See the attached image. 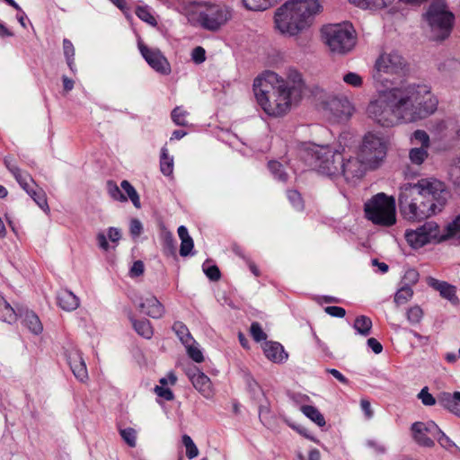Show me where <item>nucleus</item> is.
Here are the masks:
<instances>
[{
	"mask_svg": "<svg viewBox=\"0 0 460 460\" xmlns=\"http://www.w3.org/2000/svg\"><path fill=\"white\" fill-rule=\"evenodd\" d=\"M305 83L296 70L289 69L286 77L272 71L258 75L253 92L258 104L269 116L280 117L302 98Z\"/></svg>",
	"mask_w": 460,
	"mask_h": 460,
	"instance_id": "1",
	"label": "nucleus"
},
{
	"mask_svg": "<svg viewBox=\"0 0 460 460\" xmlns=\"http://www.w3.org/2000/svg\"><path fill=\"white\" fill-rule=\"evenodd\" d=\"M449 197L445 184L436 179H421L401 187L399 208L403 218L420 221L441 211Z\"/></svg>",
	"mask_w": 460,
	"mask_h": 460,
	"instance_id": "2",
	"label": "nucleus"
},
{
	"mask_svg": "<svg viewBox=\"0 0 460 460\" xmlns=\"http://www.w3.org/2000/svg\"><path fill=\"white\" fill-rule=\"evenodd\" d=\"M389 91L391 102L401 123L425 119L437 110L438 99L426 84H409Z\"/></svg>",
	"mask_w": 460,
	"mask_h": 460,
	"instance_id": "3",
	"label": "nucleus"
},
{
	"mask_svg": "<svg viewBox=\"0 0 460 460\" xmlns=\"http://www.w3.org/2000/svg\"><path fill=\"white\" fill-rule=\"evenodd\" d=\"M319 9L317 0H288L275 12L276 29L284 36H296L311 25Z\"/></svg>",
	"mask_w": 460,
	"mask_h": 460,
	"instance_id": "4",
	"label": "nucleus"
},
{
	"mask_svg": "<svg viewBox=\"0 0 460 460\" xmlns=\"http://www.w3.org/2000/svg\"><path fill=\"white\" fill-rule=\"evenodd\" d=\"M306 161L318 173L337 178L341 176L342 155L329 145L314 146L306 151Z\"/></svg>",
	"mask_w": 460,
	"mask_h": 460,
	"instance_id": "5",
	"label": "nucleus"
},
{
	"mask_svg": "<svg viewBox=\"0 0 460 460\" xmlns=\"http://www.w3.org/2000/svg\"><path fill=\"white\" fill-rule=\"evenodd\" d=\"M424 16L430 28L432 40H444L450 35L455 15L448 10L445 2L441 0L432 2Z\"/></svg>",
	"mask_w": 460,
	"mask_h": 460,
	"instance_id": "6",
	"label": "nucleus"
},
{
	"mask_svg": "<svg viewBox=\"0 0 460 460\" xmlns=\"http://www.w3.org/2000/svg\"><path fill=\"white\" fill-rule=\"evenodd\" d=\"M325 44L332 53L344 55L356 45V32L349 22L329 24L323 28Z\"/></svg>",
	"mask_w": 460,
	"mask_h": 460,
	"instance_id": "7",
	"label": "nucleus"
},
{
	"mask_svg": "<svg viewBox=\"0 0 460 460\" xmlns=\"http://www.w3.org/2000/svg\"><path fill=\"white\" fill-rule=\"evenodd\" d=\"M364 211L366 217L375 225L391 226L396 222L395 200L383 192L367 201Z\"/></svg>",
	"mask_w": 460,
	"mask_h": 460,
	"instance_id": "8",
	"label": "nucleus"
},
{
	"mask_svg": "<svg viewBox=\"0 0 460 460\" xmlns=\"http://www.w3.org/2000/svg\"><path fill=\"white\" fill-rule=\"evenodd\" d=\"M191 4L195 6L196 24L206 31H217L230 17L227 9L219 4L197 1Z\"/></svg>",
	"mask_w": 460,
	"mask_h": 460,
	"instance_id": "9",
	"label": "nucleus"
},
{
	"mask_svg": "<svg viewBox=\"0 0 460 460\" xmlns=\"http://www.w3.org/2000/svg\"><path fill=\"white\" fill-rule=\"evenodd\" d=\"M387 149L386 139L378 134L369 132L364 136L358 154L370 169L376 170L384 163Z\"/></svg>",
	"mask_w": 460,
	"mask_h": 460,
	"instance_id": "10",
	"label": "nucleus"
},
{
	"mask_svg": "<svg viewBox=\"0 0 460 460\" xmlns=\"http://www.w3.org/2000/svg\"><path fill=\"white\" fill-rule=\"evenodd\" d=\"M405 239L413 249H419L431 243H441L446 241V234L438 223L427 221L415 230H407Z\"/></svg>",
	"mask_w": 460,
	"mask_h": 460,
	"instance_id": "11",
	"label": "nucleus"
},
{
	"mask_svg": "<svg viewBox=\"0 0 460 460\" xmlns=\"http://www.w3.org/2000/svg\"><path fill=\"white\" fill-rule=\"evenodd\" d=\"M391 99L390 91H387L371 102L367 109L368 116L383 127H393L400 122Z\"/></svg>",
	"mask_w": 460,
	"mask_h": 460,
	"instance_id": "12",
	"label": "nucleus"
},
{
	"mask_svg": "<svg viewBox=\"0 0 460 460\" xmlns=\"http://www.w3.org/2000/svg\"><path fill=\"white\" fill-rule=\"evenodd\" d=\"M406 66L404 58L395 51L383 53L376 59L375 64V73L373 78L376 83L384 84L389 82L388 78L384 77L385 75H401Z\"/></svg>",
	"mask_w": 460,
	"mask_h": 460,
	"instance_id": "13",
	"label": "nucleus"
},
{
	"mask_svg": "<svg viewBox=\"0 0 460 460\" xmlns=\"http://www.w3.org/2000/svg\"><path fill=\"white\" fill-rule=\"evenodd\" d=\"M413 441L421 447L432 448L435 446V436L438 433V426L432 420L416 421L411 426Z\"/></svg>",
	"mask_w": 460,
	"mask_h": 460,
	"instance_id": "14",
	"label": "nucleus"
},
{
	"mask_svg": "<svg viewBox=\"0 0 460 460\" xmlns=\"http://www.w3.org/2000/svg\"><path fill=\"white\" fill-rule=\"evenodd\" d=\"M341 168V176H342L347 182H356L362 179L368 170H371L363 159L357 156H349L344 158L342 156V163Z\"/></svg>",
	"mask_w": 460,
	"mask_h": 460,
	"instance_id": "15",
	"label": "nucleus"
},
{
	"mask_svg": "<svg viewBox=\"0 0 460 460\" xmlns=\"http://www.w3.org/2000/svg\"><path fill=\"white\" fill-rule=\"evenodd\" d=\"M139 51L146 63L157 73L167 75L171 73V65L158 49H151L138 42Z\"/></svg>",
	"mask_w": 460,
	"mask_h": 460,
	"instance_id": "16",
	"label": "nucleus"
},
{
	"mask_svg": "<svg viewBox=\"0 0 460 460\" xmlns=\"http://www.w3.org/2000/svg\"><path fill=\"white\" fill-rule=\"evenodd\" d=\"M325 110L338 119H349L354 111L351 102L346 97L331 96L324 102Z\"/></svg>",
	"mask_w": 460,
	"mask_h": 460,
	"instance_id": "17",
	"label": "nucleus"
},
{
	"mask_svg": "<svg viewBox=\"0 0 460 460\" xmlns=\"http://www.w3.org/2000/svg\"><path fill=\"white\" fill-rule=\"evenodd\" d=\"M187 376L191 381L193 386L206 398H210L214 394L212 383L208 376L201 372L198 367H192L187 370Z\"/></svg>",
	"mask_w": 460,
	"mask_h": 460,
	"instance_id": "18",
	"label": "nucleus"
},
{
	"mask_svg": "<svg viewBox=\"0 0 460 460\" xmlns=\"http://www.w3.org/2000/svg\"><path fill=\"white\" fill-rule=\"evenodd\" d=\"M137 307L141 312L154 319L162 318L165 313L163 304L153 295L141 297Z\"/></svg>",
	"mask_w": 460,
	"mask_h": 460,
	"instance_id": "19",
	"label": "nucleus"
},
{
	"mask_svg": "<svg viewBox=\"0 0 460 460\" xmlns=\"http://www.w3.org/2000/svg\"><path fill=\"white\" fill-rule=\"evenodd\" d=\"M66 358L74 376L81 382L86 380L88 373L81 352L76 349H72L67 352Z\"/></svg>",
	"mask_w": 460,
	"mask_h": 460,
	"instance_id": "20",
	"label": "nucleus"
},
{
	"mask_svg": "<svg viewBox=\"0 0 460 460\" xmlns=\"http://www.w3.org/2000/svg\"><path fill=\"white\" fill-rule=\"evenodd\" d=\"M438 402L451 413L460 418V392L441 393L438 397Z\"/></svg>",
	"mask_w": 460,
	"mask_h": 460,
	"instance_id": "21",
	"label": "nucleus"
},
{
	"mask_svg": "<svg viewBox=\"0 0 460 460\" xmlns=\"http://www.w3.org/2000/svg\"><path fill=\"white\" fill-rule=\"evenodd\" d=\"M263 350L265 356L273 362L280 363L288 358V354L285 352L283 346L279 342H265Z\"/></svg>",
	"mask_w": 460,
	"mask_h": 460,
	"instance_id": "22",
	"label": "nucleus"
},
{
	"mask_svg": "<svg viewBox=\"0 0 460 460\" xmlns=\"http://www.w3.org/2000/svg\"><path fill=\"white\" fill-rule=\"evenodd\" d=\"M57 300L58 305L65 311H74L80 305L79 298L67 289L61 290L57 296Z\"/></svg>",
	"mask_w": 460,
	"mask_h": 460,
	"instance_id": "23",
	"label": "nucleus"
},
{
	"mask_svg": "<svg viewBox=\"0 0 460 460\" xmlns=\"http://www.w3.org/2000/svg\"><path fill=\"white\" fill-rule=\"evenodd\" d=\"M19 315L23 318L24 325L34 334H40L42 330V324L38 315L32 311H19Z\"/></svg>",
	"mask_w": 460,
	"mask_h": 460,
	"instance_id": "24",
	"label": "nucleus"
},
{
	"mask_svg": "<svg viewBox=\"0 0 460 460\" xmlns=\"http://www.w3.org/2000/svg\"><path fill=\"white\" fill-rule=\"evenodd\" d=\"M178 235L181 239L180 254L182 257H186L190 254L194 247L193 240L190 236L188 229L184 226H179Z\"/></svg>",
	"mask_w": 460,
	"mask_h": 460,
	"instance_id": "25",
	"label": "nucleus"
},
{
	"mask_svg": "<svg viewBox=\"0 0 460 460\" xmlns=\"http://www.w3.org/2000/svg\"><path fill=\"white\" fill-rule=\"evenodd\" d=\"M129 320L132 323L134 330L137 333L145 339H151L154 331L151 323L147 319L136 320L132 315H129Z\"/></svg>",
	"mask_w": 460,
	"mask_h": 460,
	"instance_id": "26",
	"label": "nucleus"
},
{
	"mask_svg": "<svg viewBox=\"0 0 460 460\" xmlns=\"http://www.w3.org/2000/svg\"><path fill=\"white\" fill-rule=\"evenodd\" d=\"M430 285L437 290L439 291L440 295L452 301L456 298V288L454 286L445 282V281H438L437 279H432L430 280Z\"/></svg>",
	"mask_w": 460,
	"mask_h": 460,
	"instance_id": "27",
	"label": "nucleus"
},
{
	"mask_svg": "<svg viewBox=\"0 0 460 460\" xmlns=\"http://www.w3.org/2000/svg\"><path fill=\"white\" fill-rule=\"evenodd\" d=\"M300 411L319 427L325 426L326 422L323 415L314 406L303 405L300 407Z\"/></svg>",
	"mask_w": 460,
	"mask_h": 460,
	"instance_id": "28",
	"label": "nucleus"
},
{
	"mask_svg": "<svg viewBox=\"0 0 460 460\" xmlns=\"http://www.w3.org/2000/svg\"><path fill=\"white\" fill-rule=\"evenodd\" d=\"M160 170L165 176H171L173 172V157L169 155L165 146L161 149Z\"/></svg>",
	"mask_w": 460,
	"mask_h": 460,
	"instance_id": "29",
	"label": "nucleus"
},
{
	"mask_svg": "<svg viewBox=\"0 0 460 460\" xmlns=\"http://www.w3.org/2000/svg\"><path fill=\"white\" fill-rule=\"evenodd\" d=\"M351 4L362 9L384 8L393 3L394 0H349Z\"/></svg>",
	"mask_w": 460,
	"mask_h": 460,
	"instance_id": "30",
	"label": "nucleus"
},
{
	"mask_svg": "<svg viewBox=\"0 0 460 460\" xmlns=\"http://www.w3.org/2000/svg\"><path fill=\"white\" fill-rule=\"evenodd\" d=\"M172 330L183 345L194 341L188 327L181 322L177 321L172 325Z\"/></svg>",
	"mask_w": 460,
	"mask_h": 460,
	"instance_id": "31",
	"label": "nucleus"
},
{
	"mask_svg": "<svg viewBox=\"0 0 460 460\" xmlns=\"http://www.w3.org/2000/svg\"><path fill=\"white\" fill-rule=\"evenodd\" d=\"M353 327L358 334L367 336L370 334L372 321L367 316L360 315L355 319Z\"/></svg>",
	"mask_w": 460,
	"mask_h": 460,
	"instance_id": "32",
	"label": "nucleus"
},
{
	"mask_svg": "<svg viewBox=\"0 0 460 460\" xmlns=\"http://www.w3.org/2000/svg\"><path fill=\"white\" fill-rule=\"evenodd\" d=\"M429 148L412 147L409 151V159L414 165L422 164L429 157Z\"/></svg>",
	"mask_w": 460,
	"mask_h": 460,
	"instance_id": "33",
	"label": "nucleus"
},
{
	"mask_svg": "<svg viewBox=\"0 0 460 460\" xmlns=\"http://www.w3.org/2000/svg\"><path fill=\"white\" fill-rule=\"evenodd\" d=\"M277 0H242L244 7L251 11H264L270 8Z\"/></svg>",
	"mask_w": 460,
	"mask_h": 460,
	"instance_id": "34",
	"label": "nucleus"
},
{
	"mask_svg": "<svg viewBox=\"0 0 460 460\" xmlns=\"http://www.w3.org/2000/svg\"><path fill=\"white\" fill-rule=\"evenodd\" d=\"M411 143L412 145H420V147L429 148L430 147V137L429 134L422 129L415 130L411 136Z\"/></svg>",
	"mask_w": 460,
	"mask_h": 460,
	"instance_id": "35",
	"label": "nucleus"
},
{
	"mask_svg": "<svg viewBox=\"0 0 460 460\" xmlns=\"http://www.w3.org/2000/svg\"><path fill=\"white\" fill-rule=\"evenodd\" d=\"M19 311L21 310L16 311L5 301L4 305H0V320L9 323L15 322Z\"/></svg>",
	"mask_w": 460,
	"mask_h": 460,
	"instance_id": "36",
	"label": "nucleus"
},
{
	"mask_svg": "<svg viewBox=\"0 0 460 460\" xmlns=\"http://www.w3.org/2000/svg\"><path fill=\"white\" fill-rule=\"evenodd\" d=\"M120 186L127 194V199H129L135 208H139L141 207L139 195L132 184L128 181L124 180L121 181Z\"/></svg>",
	"mask_w": 460,
	"mask_h": 460,
	"instance_id": "37",
	"label": "nucleus"
},
{
	"mask_svg": "<svg viewBox=\"0 0 460 460\" xmlns=\"http://www.w3.org/2000/svg\"><path fill=\"white\" fill-rule=\"evenodd\" d=\"M63 51L66 58V64L72 72L75 71V48L73 43L67 40H63Z\"/></svg>",
	"mask_w": 460,
	"mask_h": 460,
	"instance_id": "38",
	"label": "nucleus"
},
{
	"mask_svg": "<svg viewBox=\"0 0 460 460\" xmlns=\"http://www.w3.org/2000/svg\"><path fill=\"white\" fill-rule=\"evenodd\" d=\"M31 198L36 202V204L44 211H49V208L47 201V197L42 189L34 190L29 191Z\"/></svg>",
	"mask_w": 460,
	"mask_h": 460,
	"instance_id": "39",
	"label": "nucleus"
},
{
	"mask_svg": "<svg viewBox=\"0 0 460 460\" xmlns=\"http://www.w3.org/2000/svg\"><path fill=\"white\" fill-rule=\"evenodd\" d=\"M413 296V291L409 285L402 287L394 295V303L397 305L406 304Z\"/></svg>",
	"mask_w": 460,
	"mask_h": 460,
	"instance_id": "40",
	"label": "nucleus"
},
{
	"mask_svg": "<svg viewBox=\"0 0 460 460\" xmlns=\"http://www.w3.org/2000/svg\"><path fill=\"white\" fill-rule=\"evenodd\" d=\"M189 112L182 109V107L177 106L175 107L171 114L172 121L177 126L187 127L189 125L187 117Z\"/></svg>",
	"mask_w": 460,
	"mask_h": 460,
	"instance_id": "41",
	"label": "nucleus"
},
{
	"mask_svg": "<svg viewBox=\"0 0 460 460\" xmlns=\"http://www.w3.org/2000/svg\"><path fill=\"white\" fill-rule=\"evenodd\" d=\"M106 189L108 194L111 196V199L114 200L125 202L127 201V197L124 195L119 189V187L117 185V183L113 181H108L106 183Z\"/></svg>",
	"mask_w": 460,
	"mask_h": 460,
	"instance_id": "42",
	"label": "nucleus"
},
{
	"mask_svg": "<svg viewBox=\"0 0 460 460\" xmlns=\"http://www.w3.org/2000/svg\"><path fill=\"white\" fill-rule=\"evenodd\" d=\"M136 14L140 20L152 26H155L157 24L156 19L151 13L148 6L146 5L137 6L136 9Z\"/></svg>",
	"mask_w": 460,
	"mask_h": 460,
	"instance_id": "43",
	"label": "nucleus"
},
{
	"mask_svg": "<svg viewBox=\"0 0 460 460\" xmlns=\"http://www.w3.org/2000/svg\"><path fill=\"white\" fill-rule=\"evenodd\" d=\"M268 167L277 180L282 182H286L288 181V174L284 172L283 166L280 163L277 161H270L268 164Z\"/></svg>",
	"mask_w": 460,
	"mask_h": 460,
	"instance_id": "44",
	"label": "nucleus"
},
{
	"mask_svg": "<svg viewBox=\"0 0 460 460\" xmlns=\"http://www.w3.org/2000/svg\"><path fill=\"white\" fill-rule=\"evenodd\" d=\"M182 444L186 448V456L189 459H193L198 456L199 449L189 435L185 434L182 436Z\"/></svg>",
	"mask_w": 460,
	"mask_h": 460,
	"instance_id": "45",
	"label": "nucleus"
},
{
	"mask_svg": "<svg viewBox=\"0 0 460 460\" xmlns=\"http://www.w3.org/2000/svg\"><path fill=\"white\" fill-rule=\"evenodd\" d=\"M342 80L348 85L355 88H359L363 84V77L355 72H348L343 75Z\"/></svg>",
	"mask_w": 460,
	"mask_h": 460,
	"instance_id": "46",
	"label": "nucleus"
},
{
	"mask_svg": "<svg viewBox=\"0 0 460 460\" xmlns=\"http://www.w3.org/2000/svg\"><path fill=\"white\" fill-rule=\"evenodd\" d=\"M196 341L189 342V344L184 345L186 348L187 353L189 357L197 363H200L204 360L203 354L201 350L195 346Z\"/></svg>",
	"mask_w": 460,
	"mask_h": 460,
	"instance_id": "47",
	"label": "nucleus"
},
{
	"mask_svg": "<svg viewBox=\"0 0 460 460\" xmlns=\"http://www.w3.org/2000/svg\"><path fill=\"white\" fill-rule=\"evenodd\" d=\"M288 199L289 200V202L291 203V205L293 206V208L296 210H303L304 208V201H303V199L301 197V194L296 190H288Z\"/></svg>",
	"mask_w": 460,
	"mask_h": 460,
	"instance_id": "48",
	"label": "nucleus"
},
{
	"mask_svg": "<svg viewBox=\"0 0 460 460\" xmlns=\"http://www.w3.org/2000/svg\"><path fill=\"white\" fill-rule=\"evenodd\" d=\"M123 440L130 447H135L137 445V432L132 428L120 429L119 431Z\"/></svg>",
	"mask_w": 460,
	"mask_h": 460,
	"instance_id": "49",
	"label": "nucleus"
},
{
	"mask_svg": "<svg viewBox=\"0 0 460 460\" xmlns=\"http://www.w3.org/2000/svg\"><path fill=\"white\" fill-rule=\"evenodd\" d=\"M250 332L253 340L257 342L265 341L267 339V334L264 332L258 322H253L251 324Z\"/></svg>",
	"mask_w": 460,
	"mask_h": 460,
	"instance_id": "50",
	"label": "nucleus"
},
{
	"mask_svg": "<svg viewBox=\"0 0 460 460\" xmlns=\"http://www.w3.org/2000/svg\"><path fill=\"white\" fill-rule=\"evenodd\" d=\"M435 439H437L439 445L446 450L457 447L455 442L451 440L450 438H448L439 428L438 433H436Z\"/></svg>",
	"mask_w": 460,
	"mask_h": 460,
	"instance_id": "51",
	"label": "nucleus"
},
{
	"mask_svg": "<svg viewBox=\"0 0 460 460\" xmlns=\"http://www.w3.org/2000/svg\"><path fill=\"white\" fill-rule=\"evenodd\" d=\"M460 231V214L444 229L447 240Z\"/></svg>",
	"mask_w": 460,
	"mask_h": 460,
	"instance_id": "52",
	"label": "nucleus"
},
{
	"mask_svg": "<svg viewBox=\"0 0 460 460\" xmlns=\"http://www.w3.org/2000/svg\"><path fill=\"white\" fill-rule=\"evenodd\" d=\"M418 398L425 406H432L437 402L436 398L429 392V388L427 386L420 390L418 394Z\"/></svg>",
	"mask_w": 460,
	"mask_h": 460,
	"instance_id": "53",
	"label": "nucleus"
},
{
	"mask_svg": "<svg viewBox=\"0 0 460 460\" xmlns=\"http://www.w3.org/2000/svg\"><path fill=\"white\" fill-rule=\"evenodd\" d=\"M423 312L418 305L411 307L407 311V319L411 323H418L421 320Z\"/></svg>",
	"mask_w": 460,
	"mask_h": 460,
	"instance_id": "54",
	"label": "nucleus"
},
{
	"mask_svg": "<svg viewBox=\"0 0 460 460\" xmlns=\"http://www.w3.org/2000/svg\"><path fill=\"white\" fill-rule=\"evenodd\" d=\"M164 249L168 253L175 252V239L172 233L166 232L164 236Z\"/></svg>",
	"mask_w": 460,
	"mask_h": 460,
	"instance_id": "55",
	"label": "nucleus"
},
{
	"mask_svg": "<svg viewBox=\"0 0 460 460\" xmlns=\"http://www.w3.org/2000/svg\"><path fill=\"white\" fill-rule=\"evenodd\" d=\"M191 58L196 64H201L206 60V51L202 47H196L191 52Z\"/></svg>",
	"mask_w": 460,
	"mask_h": 460,
	"instance_id": "56",
	"label": "nucleus"
},
{
	"mask_svg": "<svg viewBox=\"0 0 460 460\" xmlns=\"http://www.w3.org/2000/svg\"><path fill=\"white\" fill-rule=\"evenodd\" d=\"M324 311L329 315L338 318H342L346 314V311L344 308L336 305L326 306L324 308Z\"/></svg>",
	"mask_w": 460,
	"mask_h": 460,
	"instance_id": "57",
	"label": "nucleus"
},
{
	"mask_svg": "<svg viewBox=\"0 0 460 460\" xmlns=\"http://www.w3.org/2000/svg\"><path fill=\"white\" fill-rule=\"evenodd\" d=\"M155 392L159 397H162L166 401H172L173 399V394L172 390L167 387L156 385Z\"/></svg>",
	"mask_w": 460,
	"mask_h": 460,
	"instance_id": "58",
	"label": "nucleus"
},
{
	"mask_svg": "<svg viewBox=\"0 0 460 460\" xmlns=\"http://www.w3.org/2000/svg\"><path fill=\"white\" fill-rule=\"evenodd\" d=\"M130 234L133 237H137L141 234L143 231V226L140 220L134 218L130 221L129 227Z\"/></svg>",
	"mask_w": 460,
	"mask_h": 460,
	"instance_id": "59",
	"label": "nucleus"
},
{
	"mask_svg": "<svg viewBox=\"0 0 460 460\" xmlns=\"http://www.w3.org/2000/svg\"><path fill=\"white\" fill-rule=\"evenodd\" d=\"M12 174L19 184L27 180H30L31 182L34 183L32 178L28 173H23L20 168L12 169Z\"/></svg>",
	"mask_w": 460,
	"mask_h": 460,
	"instance_id": "60",
	"label": "nucleus"
},
{
	"mask_svg": "<svg viewBox=\"0 0 460 460\" xmlns=\"http://www.w3.org/2000/svg\"><path fill=\"white\" fill-rule=\"evenodd\" d=\"M367 447L372 448L374 452L377 455H384L386 452V447L385 445L375 441V440H368L367 442Z\"/></svg>",
	"mask_w": 460,
	"mask_h": 460,
	"instance_id": "61",
	"label": "nucleus"
},
{
	"mask_svg": "<svg viewBox=\"0 0 460 460\" xmlns=\"http://www.w3.org/2000/svg\"><path fill=\"white\" fill-rule=\"evenodd\" d=\"M145 266L142 261H136L131 269L130 275L132 277H138L144 273Z\"/></svg>",
	"mask_w": 460,
	"mask_h": 460,
	"instance_id": "62",
	"label": "nucleus"
},
{
	"mask_svg": "<svg viewBox=\"0 0 460 460\" xmlns=\"http://www.w3.org/2000/svg\"><path fill=\"white\" fill-rule=\"evenodd\" d=\"M205 274L211 280H218L220 279V271L217 266H210L207 269H204Z\"/></svg>",
	"mask_w": 460,
	"mask_h": 460,
	"instance_id": "63",
	"label": "nucleus"
},
{
	"mask_svg": "<svg viewBox=\"0 0 460 460\" xmlns=\"http://www.w3.org/2000/svg\"><path fill=\"white\" fill-rule=\"evenodd\" d=\"M451 175L454 177L455 183L460 185V156L451 168Z\"/></svg>",
	"mask_w": 460,
	"mask_h": 460,
	"instance_id": "64",
	"label": "nucleus"
}]
</instances>
